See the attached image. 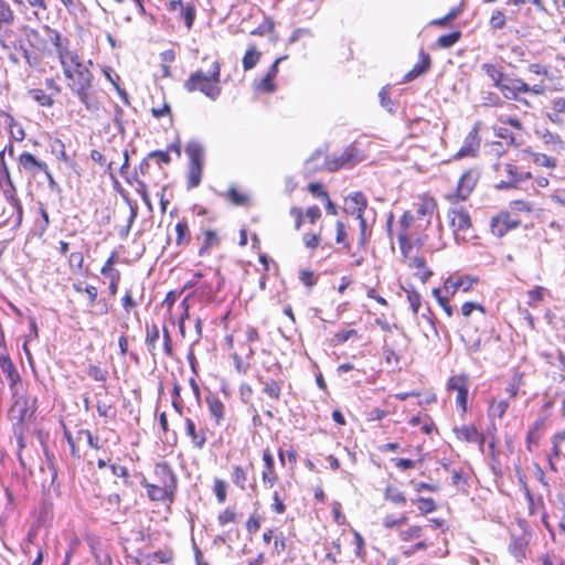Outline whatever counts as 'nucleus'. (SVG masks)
I'll return each mask as SVG.
<instances>
[{
  "label": "nucleus",
  "mask_w": 565,
  "mask_h": 565,
  "mask_svg": "<svg viewBox=\"0 0 565 565\" xmlns=\"http://www.w3.org/2000/svg\"><path fill=\"white\" fill-rule=\"evenodd\" d=\"M0 184L2 186L6 200L17 213V223L20 224L22 221L23 207L20 199L17 195V188L11 179V175H8V178L4 179H0Z\"/></svg>",
  "instance_id": "6"
},
{
  "label": "nucleus",
  "mask_w": 565,
  "mask_h": 565,
  "mask_svg": "<svg viewBox=\"0 0 565 565\" xmlns=\"http://www.w3.org/2000/svg\"><path fill=\"white\" fill-rule=\"evenodd\" d=\"M260 60V52L254 45H250L243 56V68L249 71L254 68Z\"/></svg>",
  "instance_id": "30"
},
{
  "label": "nucleus",
  "mask_w": 565,
  "mask_h": 565,
  "mask_svg": "<svg viewBox=\"0 0 565 565\" xmlns=\"http://www.w3.org/2000/svg\"><path fill=\"white\" fill-rule=\"evenodd\" d=\"M125 199L128 202L129 207H130V216L128 218L127 225L119 231V235L122 238L128 236L129 231H130V228H131V226H132V224H134V222H135V220H136V217L138 215V205H137V203L131 202L128 198H125Z\"/></svg>",
  "instance_id": "37"
},
{
  "label": "nucleus",
  "mask_w": 565,
  "mask_h": 565,
  "mask_svg": "<svg viewBox=\"0 0 565 565\" xmlns=\"http://www.w3.org/2000/svg\"><path fill=\"white\" fill-rule=\"evenodd\" d=\"M527 542L524 537H512L509 544V551L518 562H522L526 557Z\"/></svg>",
  "instance_id": "28"
},
{
  "label": "nucleus",
  "mask_w": 565,
  "mask_h": 565,
  "mask_svg": "<svg viewBox=\"0 0 565 565\" xmlns=\"http://www.w3.org/2000/svg\"><path fill=\"white\" fill-rule=\"evenodd\" d=\"M422 527L418 525L411 526L406 531L402 532L401 536L403 541H412L422 536Z\"/></svg>",
  "instance_id": "56"
},
{
  "label": "nucleus",
  "mask_w": 565,
  "mask_h": 565,
  "mask_svg": "<svg viewBox=\"0 0 565 565\" xmlns=\"http://www.w3.org/2000/svg\"><path fill=\"white\" fill-rule=\"evenodd\" d=\"M43 30L46 33L47 42L50 41L54 45L58 55L60 63H62V61L74 62V60H76L77 53L68 50L67 39L63 40L61 33L47 24L43 25Z\"/></svg>",
  "instance_id": "4"
},
{
  "label": "nucleus",
  "mask_w": 565,
  "mask_h": 565,
  "mask_svg": "<svg viewBox=\"0 0 565 565\" xmlns=\"http://www.w3.org/2000/svg\"><path fill=\"white\" fill-rule=\"evenodd\" d=\"M226 490H227V484L224 480L222 479H215L214 480V487H213V491L215 493V497H216V500L218 503H224L225 500H226Z\"/></svg>",
  "instance_id": "45"
},
{
  "label": "nucleus",
  "mask_w": 565,
  "mask_h": 565,
  "mask_svg": "<svg viewBox=\"0 0 565 565\" xmlns=\"http://www.w3.org/2000/svg\"><path fill=\"white\" fill-rule=\"evenodd\" d=\"M285 58H287V56H280L278 57L274 63L273 65L269 67L266 76L259 82L258 84V88L259 89H263L264 92H274L275 90V85L273 83V79L276 77L277 73H278V65L281 61H284Z\"/></svg>",
  "instance_id": "25"
},
{
  "label": "nucleus",
  "mask_w": 565,
  "mask_h": 565,
  "mask_svg": "<svg viewBox=\"0 0 565 565\" xmlns=\"http://www.w3.org/2000/svg\"><path fill=\"white\" fill-rule=\"evenodd\" d=\"M70 266L74 270H81L84 264V256L81 252H74L70 255Z\"/></svg>",
  "instance_id": "57"
},
{
  "label": "nucleus",
  "mask_w": 565,
  "mask_h": 565,
  "mask_svg": "<svg viewBox=\"0 0 565 565\" xmlns=\"http://www.w3.org/2000/svg\"><path fill=\"white\" fill-rule=\"evenodd\" d=\"M29 96L41 106L51 107L54 104V99L42 89H30Z\"/></svg>",
  "instance_id": "36"
},
{
  "label": "nucleus",
  "mask_w": 565,
  "mask_h": 565,
  "mask_svg": "<svg viewBox=\"0 0 565 565\" xmlns=\"http://www.w3.org/2000/svg\"><path fill=\"white\" fill-rule=\"evenodd\" d=\"M97 413L100 417L115 418L116 412L113 411V406L103 402H97Z\"/></svg>",
  "instance_id": "53"
},
{
  "label": "nucleus",
  "mask_w": 565,
  "mask_h": 565,
  "mask_svg": "<svg viewBox=\"0 0 565 565\" xmlns=\"http://www.w3.org/2000/svg\"><path fill=\"white\" fill-rule=\"evenodd\" d=\"M509 408L508 401H500L498 403H492L489 407L488 415L489 417H498L502 418Z\"/></svg>",
  "instance_id": "40"
},
{
  "label": "nucleus",
  "mask_w": 565,
  "mask_h": 565,
  "mask_svg": "<svg viewBox=\"0 0 565 565\" xmlns=\"http://www.w3.org/2000/svg\"><path fill=\"white\" fill-rule=\"evenodd\" d=\"M478 281V278L465 277H448L444 282V289L447 292L456 294L458 290L468 291L472 285Z\"/></svg>",
  "instance_id": "16"
},
{
  "label": "nucleus",
  "mask_w": 565,
  "mask_h": 565,
  "mask_svg": "<svg viewBox=\"0 0 565 565\" xmlns=\"http://www.w3.org/2000/svg\"><path fill=\"white\" fill-rule=\"evenodd\" d=\"M473 310H479L481 312V315L484 316V308L477 302L468 301L461 306V313L465 317H469Z\"/></svg>",
  "instance_id": "61"
},
{
  "label": "nucleus",
  "mask_w": 565,
  "mask_h": 565,
  "mask_svg": "<svg viewBox=\"0 0 565 565\" xmlns=\"http://www.w3.org/2000/svg\"><path fill=\"white\" fill-rule=\"evenodd\" d=\"M117 262V254L115 252L111 253V255L108 257L106 263L100 269V273L106 278L110 279L113 277H120V273L118 269L114 268V265Z\"/></svg>",
  "instance_id": "33"
},
{
  "label": "nucleus",
  "mask_w": 565,
  "mask_h": 565,
  "mask_svg": "<svg viewBox=\"0 0 565 565\" xmlns=\"http://www.w3.org/2000/svg\"><path fill=\"white\" fill-rule=\"evenodd\" d=\"M433 295L435 296V298L437 299L438 303L443 307L444 311L446 312V315L448 317H451L454 315V309L452 307L449 305L448 302V299L444 296H441V291L440 289L438 288H435L433 290Z\"/></svg>",
  "instance_id": "48"
},
{
  "label": "nucleus",
  "mask_w": 565,
  "mask_h": 565,
  "mask_svg": "<svg viewBox=\"0 0 565 565\" xmlns=\"http://www.w3.org/2000/svg\"><path fill=\"white\" fill-rule=\"evenodd\" d=\"M180 15L184 21V24L188 30H190L195 20V7L193 4H186L180 11Z\"/></svg>",
  "instance_id": "41"
},
{
  "label": "nucleus",
  "mask_w": 565,
  "mask_h": 565,
  "mask_svg": "<svg viewBox=\"0 0 565 565\" xmlns=\"http://www.w3.org/2000/svg\"><path fill=\"white\" fill-rule=\"evenodd\" d=\"M458 431L463 440L477 443L480 449H483L484 436L475 426H462Z\"/></svg>",
  "instance_id": "27"
},
{
  "label": "nucleus",
  "mask_w": 565,
  "mask_h": 565,
  "mask_svg": "<svg viewBox=\"0 0 565 565\" xmlns=\"http://www.w3.org/2000/svg\"><path fill=\"white\" fill-rule=\"evenodd\" d=\"M205 402L210 412V415L214 419L216 426H220L225 417V406L223 402L214 394L210 393L205 397Z\"/></svg>",
  "instance_id": "18"
},
{
  "label": "nucleus",
  "mask_w": 565,
  "mask_h": 565,
  "mask_svg": "<svg viewBox=\"0 0 565 565\" xmlns=\"http://www.w3.org/2000/svg\"><path fill=\"white\" fill-rule=\"evenodd\" d=\"M482 70L492 79L493 85L502 92V85L505 84L504 74L493 64H482Z\"/></svg>",
  "instance_id": "29"
},
{
  "label": "nucleus",
  "mask_w": 565,
  "mask_h": 565,
  "mask_svg": "<svg viewBox=\"0 0 565 565\" xmlns=\"http://www.w3.org/2000/svg\"><path fill=\"white\" fill-rule=\"evenodd\" d=\"M363 159L364 156L362 151L354 145H351L347 147L341 154H334L331 158H327L326 168L330 172L338 171L341 168L350 169Z\"/></svg>",
  "instance_id": "3"
},
{
  "label": "nucleus",
  "mask_w": 565,
  "mask_h": 565,
  "mask_svg": "<svg viewBox=\"0 0 565 565\" xmlns=\"http://www.w3.org/2000/svg\"><path fill=\"white\" fill-rule=\"evenodd\" d=\"M406 294H407V301L409 303V307H411L414 316H416L418 313L419 307L422 305V296L419 295V292H417L413 288L406 289Z\"/></svg>",
  "instance_id": "43"
},
{
  "label": "nucleus",
  "mask_w": 565,
  "mask_h": 565,
  "mask_svg": "<svg viewBox=\"0 0 565 565\" xmlns=\"http://www.w3.org/2000/svg\"><path fill=\"white\" fill-rule=\"evenodd\" d=\"M419 502V510L420 512L427 514L431 513L436 510V503L431 498H419L417 500Z\"/></svg>",
  "instance_id": "54"
},
{
  "label": "nucleus",
  "mask_w": 565,
  "mask_h": 565,
  "mask_svg": "<svg viewBox=\"0 0 565 565\" xmlns=\"http://www.w3.org/2000/svg\"><path fill=\"white\" fill-rule=\"evenodd\" d=\"M448 391H456V404L458 407L462 409V412L467 411V402H468V388H469V379L465 374L454 375L447 382Z\"/></svg>",
  "instance_id": "5"
},
{
  "label": "nucleus",
  "mask_w": 565,
  "mask_h": 565,
  "mask_svg": "<svg viewBox=\"0 0 565 565\" xmlns=\"http://www.w3.org/2000/svg\"><path fill=\"white\" fill-rule=\"evenodd\" d=\"M420 61L414 65V67L405 74L404 76V83L412 82L416 79L418 76L423 75L430 68V56L425 51L419 52Z\"/></svg>",
  "instance_id": "19"
},
{
  "label": "nucleus",
  "mask_w": 565,
  "mask_h": 565,
  "mask_svg": "<svg viewBox=\"0 0 565 565\" xmlns=\"http://www.w3.org/2000/svg\"><path fill=\"white\" fill-rule=\"evenodd\" d=\"M137 192L141 196L143 203L152 210V204L148 194L147 184L143 181H137Z\"/></svg>",
  "instance_id": "59"
},
{
  "label": "nucleus",
  "mask_w": 565,
  "mask_h": 565,
  "mask_svg": "<svg viewBox=\"0 0 565 565\" xmlns=\"http://www.w3.org/2000/svg\"><path fill=\"white\" fill-rule=\"evenodd\" d=\"M21 31L24 34L29 45L33 47L35 51L43 54L51 53L47 46V40L44 39L36 29L31 28L29 25H23L21 28Z\"/></svg>",
  "instance_id": "11"
},
{
  "label": "nucleus",
  "mask_w": 565,
  "mask_h": 565,
  "mask_svg": "<svg viewBox=\"0 0 565 565\" xmlns=\"http://www.w3.org/2000/svg\"><path fill=\"white\" fill-rule=\"evenodd\" d=\"M460 38H461V32L454 31L451 33L444 34V35L439 36L437 40V44H438V46H440L443 49H449V47L454 46L459 41Z\"/></svg>",
  "instance_id": "38"
},
{
  "label": "nucleus",
  "mask_w": 565,
  "mask_h": 565,
  "mask_svg": "<svg viewBox=\"0 0 565 565\" xmlns=\"http://www.w3.org/2000/svg\"><path fill=\"white\" fill-rule=\"evenodd\" d=\"M14 22V13L10 4L0 0V24H12Z\"/></svg>",
  "instance_id": "39"
},
{
  "label": "nucleus",
  "mask_w": 565,
  "mask_h": 565,
  "mask_svg": "<svg viewBox=\"0 0 565 565\" xmlns=\"http://www.w3.org/2000/svg\"><path fill=\"white\" fill-rule=\"evenodd\" d=\"M480 178V171L478 169L467 170L459 179L457 192L461 200H466L475 189Z\"/></svg>",
  "instance_id": "10"
},
{
  "label": "nucleus",
  "mask_w": 565,
  "mask_h": 565,
  "mask_svg": "<svg viewBox=\"0 0 565 565\" xmlns=\"http://www.w3.org/2000/svg\"><path fill=\"white\" fill-rule=\"evenodd\" d=\"M358 220L360 223L359 246L365 247L369 236H370V233L367 232L366 220L364 218V216L358 217Z\"/></svg>",
  "instance_id": "52"
},
{
  "label": "nucleus",
  "mask_w": 565,
  "mask_h": 565,
  "mask_svg": "<svg viewBox=\"0 0 565 565\" xmlns=\"http://www.w3.org/2000/svg\"><path fill=\"white\" fill-rule=\"evenodd\" d=\"M154 477L158 484L169 489V492H175L178 487L177 476L167 462H158L156 465Z\"/></svg>",
  "instance_id": "8"
},
{
  "label": "nucleus",
  "mask_w": 565,
  "mask_h": 565,
  "mask_svg": "<svg viewBox=\"0 0 565 565\" xmlns=\"http://www.w3.org/2000/svg\"><path fill=\"white\" fill-rule=\"evenodd\" d=\"M450 225L456 236H458V232L466 233L471 226L469 213L463 209L451 211Z\"/></svg>",
  "instance_id": "17"
},
{
  "label": "nucleus",
  "mask_w": 565,
  "mask_h": 565,
  "mask_svg": "<svg viewBox=\"0 0 565 565\" xmlns=\"http://www.w3.org/2000/svg\"><path fill=\"white\" fill-rule=\"evenodd\" d=\"M185 434L191 438L194 448L202 450L206 444V436L204 429L196 430L195 423L191 418H185Z\"/></svg>",
  "instance_id": "20"
},
{
  "label": "nucleus",
  "mask_w": 565,
  "mask_h": 565,
  "mask_svg": "<svg viewBox=\"0 0 565 565\" xmlns=\"http://www.w3.org/2000/svg\"><path fill=\"white\" fill-rule=\"evenodd\" d=\"M520 93H530V85L520 78L505 79L502 94L507 99H518Z\"/></svg>",
  "instance_id": "15"
},
{
  "label": "nucleus",
  "mask_w": 565,
  "mask_h": 565,
  "mask_svg": "<svg viewBox=\"0 0 565 565\" xmlns=\"http://www.w3.org/2000/svg\"><path fill=\"white\" fill-rule=\"evenodd\" d=\"M435 207L436 204L434 200H423V202L418 204V207L416 210L417 218H427V223H429V220L435 212Z\"/></svg>",
  "instance_id": "32"
},
{
  "label": "nucleus",
  "mask_w": 565,
  "mask_h": 565,
  "mask_svg": "<svg viewBox=\"0 0 565 565\" xmlns=\"http://www.w3.org/2000/svg\"><path fill=\"white\" fill-rule=\"evenodd\" d=\"M356 335H358V332L354 329L343 330V331H339L334 334V341L338 344H342V343L347 342L349 339L356 337Z\"/></svg>",
  "instance_id": "60"
},
{
  "label": "nucleus",
  "mask_w": 565,
  "mask_h": 565,
  "mask_svg": "<svg viewBox=\"0 0 565 565\" xmlns=\"http://www.w3.org/2000/svg\"><path fill=\"white\" fill-rule=\"evenodd\" d=\"M367 206V200L362 192H354L345 199V212L362 217Z\"/></svg>",
  "instance_id": "13"
},
{
  "label": "nucleus",
  "mask_w": 565,
  "mask_h": 565,
  "mask_svg": "<svg viewBox=\"0 0 565 565\" xmlns=\"http://www.w3.org/2000/svg\"><path fill=\"white\" fill-rule=\"evenodd\" d=\"M204 236H205L204 243L199 252V254L201 256L204 255L205 253H207L212 246L218 244V237L215 232L207 230L204 232Z\"/></svg>",
  "instance_id": "42"
},
{
  "label": "nucleus",
  "mask_w": 565,
  "mask_h": 565,
  "mask_svg": "<svg viewBox=\"0 0 565 565\" xmlns=\"http://www.w3.org/2000/svg\"><path fill=\"white\" fill-rule=\"evenodd\" d=\"M491 230L498 237H502L508 231H510L509 226H504L498 216L492 218Z\"/></svg>",
  "instance_id": "55"
},
{
  "label": "nucleus",
  "mask_w": 565,
  "mask_h": 565,
  "mask_svg": "<svg viewBox=\"0 0 565 565\" xmlns=\"http://www.w3.org/2000/svg\"><path fill=\"white\" fill-rule=\"evenodd\" d=\"M185 152L190 158L189 166L203 167L204 150L201 143H199L198 141H190L186 145Z\"/></svg>",
  "instance_id": "26"
},
{
  "label": "nucleus",
  "mask_w": 565,
  "mask_h": 565,
  "mask_svg": "<svg viewBox=\"0 0 565 565\" xmlns=\"http://www.w3.org/2000/svg\"><path fill=\"white\" fill-rule=\"evenodd\" d=\"M264 470L262 472V480L265 487L271 488L278 480V475L275 470L274 457L269 449L263 452Z\"/></svg>",
  "instance_id": "12"
},
{
  "label": "nucleus",
  "mask_w": 565,
  "mask_h": 565,
  "mask_svg": "<svg viewBox=\"0 0 565 565\" xmlns=\"http://www.w3.org/2000/svg\"><path fill=\"white\" fill-rule=\"evenodd\" d=\"M19 168L31 177H36L40 172L47 170V164L36 159L32 153L24 151L18 158Z\"/></svg>",
  "instance_id": "9"
},
{
  "label": "nucleus",
  "mask_w": 565,
  "mask_h": 565,
  "mask_svg": "<svg viewBox=\"0 0 565 565\" xmlns=\"http://www.w3.org/2000/svg\"><path fill=\"white\" fill-rule=\"evenodd\" d=\"M141 484L147 489V493L152 501H173L174 492H169V489L158 483H150L146 478L142 479Z\"/></svg>",
  "instance_id": "14"
},
{
  "label": "nucleus",
  "mask_w": 565,
  "mask_h": 565,
  "mask_svg": "<svg viewBox=\"0 0 565 565\" xmlns=\"http://www.w3.org/2000/svg\"><path fill=\"white\" fill-rule=\"evenodd\" d=\"M61 66L65 78L68 81L67 86L72 93L78 97L88 111H96L98 109V103L94 100L90 95L94 76L78 54H76L74 62L62 61Z\"/></svg>",
  "instance_id": "1"
},
{
  "label": "nucleus",
  "mask_w": 565,
  "mask_h": 565,
  "mask_svg": "<svg viewBox=\"0 0 565 565\" xmlns=\"http://www.w3.org/2000/svg\"><path fill=\"white\" fill-rule=\"evenodd\" d=\"M286 547V537L284 533L280 532L275 536L273 554L280 555L285 552Z\"/></svg>",
  "instance_id": "58"
},
{
  "label": "nucleus",
  "mask_w": 565,
  "mask_h": 565,
  "mask_svg": "<svg viewBox=\"0 0 565 565\" xmlns=\"http://www.w3.org/2000/svg\"><path fill=\"white\" fill-rule=\"evenodd\" d=\"M299 279L306 287L311 288L317 284L318 277L313 271L305 269L300 271Z\"/></svg>",
  "instance_id": "51"
},
{
  "label": "nucleus",
  "mask_w": 565,
  "mask_h": 565,
  "mask_svg": "<svg viewBox=\"0 0 565 565\" xmlns=\"http://www.w3.org/2000/svg\"><path fill=\"white\" fill-rule=\"evenodd\" d=\"M220 82L221 64L215 61L209 75H206L203 71L198 70L189 76V78L184 82L183 87L188 93L199 90L207 98L216 100L222 92Z\"/></svg>",
  "instance_id": "2"
},
{
  "label": "nucleus",
  "mask_w": 565,
  "mask_h": 565,
  "mask_svg": "<svg viewBox=\"0 0 565 565\" xmlns=\"http://www.w3.org/2000/svg\"><path fill=\"white\" fill-rule=\"evenodd\" d=\"M510 207L516 212H531L532 205L530 202L524 200H514L510 203Z\"/></svg>",
  "instance_id": "64"
},
{
  "label": "nucleus",
  "mask_w": 565,
  "mask_h": 565,
  "mask_svg": "<svg viewBox=\"0 0 565 565\" xmlns=\"http://www.w3.org/2000/svg\"><path fill=\"white\" fill-rule=\"evenodd\" d=\"M159 334L160 331L156 324H152L151 327L147 326L146 344L148 345L150 352L156 349Z\"/></svg>",
  "instance_id": "44"
},
{
  "label": "nucleus",
  "mask_w": 565,
  "mask_h": 565,
  "mask_svg": "<svg viewBox=\"0 0 565 565\" xmlns=\"http://www.w3.org/2000/svg\"><path fill=\"white\" fill-rule=\"evenodd\" d=\"M236 513L233 509L227 508L222 513H220L217 520L221 525H225L231 522H235Z\"/></svg>",
  "instance_id": "62"
},
{
  "label": "nucleus",
  "mask_w": 565,
  "mask_h": 565,
  "mask_svg": "<svg viewBox=\"0 0 565 565\" xmlns=\"http://www.w3.org/2000/svg\"><path fill=\"white\" fill-rule=\"evenodd\" d=\"M285 498H282L278 491H274L273 493V503L270 505L271 510L277 514H284L286 512V504L284 503Z\"/></svg>",
  "instance_id": "47"
},
{
  "label": "nucleus",
  "mask_w": 565,
  "mask_h": 565,
  "mask_svg": "<svg viewBox=\"0 0 565 565\" xmlns=\"http://www.w3.org/2000/svg\"><path fill=\"white\" fill-rule=\"evenodd\" d=\"M384 499L397 505H404L406 503L405 494L392 484L385 488Z\"/></svg>",
  "instance_id": "31"
},
{
  "label": "nucleus",
  "mask_w": 565,
  "mask_h": 565,
  "mask_svg": "<svg viewBox=\"0 0 565 565\" xmlns=\"http://www.w3.org/2000/svg\"><path fill=\"white\" fill-rule=\"evenodd\" d=\"M258 382L263 385V392L271 399H279L284 382L276 380H265L264 376H257Z\"/></svg>",
  "instance_id": "23"
},
{
  "label": "nucleus",
  "mask_w": 565,
  "mask_h": 565,
  "mask_svg": "<svg viewBox=\"0 0 565 565\" xmlns=\"http://www.w3.org/2000/svg\"><path fill=\"white\" fill-rule=\"evenodd\" d=\"M14 3L19 4V6H24V2L23 0H12ZM26 3L33 9V11L31 12V14H28L25 17V19L28 21H31V20H36V21H41L42 20V12H46L47 11V2L46 0H25Z\"/></svg>",
  "instance_id": "22"
},
{
  "label": "nucleus",
  "mask_w": 565,
  "mask_h": 565,
  "mask_svg": "<svg viewBox=\"0 0 565 565\" xmlns=\"http://www.w3.org/2000/svg\"><path fill=\"white\" fill-rule=\"evenodd\" d=\"M175 232H177L175 243H177V245L180 246L183 244L184 238L186 236H189V227H188L186 222H184V221L178 222L175 225Z\"/></svg>",
  "instance_id": "50"
},
{
  "label": "nucleus",
  "mask_w": 565,
  "mask_h": 565,
  "mask_svg": "<svg viewBox=\"0 0 565 565\" xmlns=\"http://www.w3.org/2000/svg\"><path fill=\"white\" fill-rule=\"evenodd\" d=\"M227 198L235 205H246L248 203V196L246 194L239 193L235 186H231L227 191Z\"/></svg>",
  "instance_id": "46"
},
{
  "label": "nucleus",
  "mask_w": 565,
  "mask_h": 565,
  "mask_svg": "<svg viewBox=\"0 0 565 565\" xmlns=\"http://www.w3.org/2000/svg\"><path fill=\"white\" fill-rule=\"evenodd\" d=\"M0 367L2 373L6 375L7 380L9 381L10 387L13 388L17 385V383L20 382L21 379L11 359L7 355L1 356Z\"/></svg>",
  "instance_id": "24"
},
{
  "label": "nucleus",
  "mask_w": 565,
  "mask_h": 565,
  "mask_svg": "<svg viewBox=\"0 0 565 565\" xmlns=\"http://www.w3.org/2000/svg\"><path fill=\"white\" fill-rule=\"evenodd\" d=\"M505 21H507V19H505L504 13L500 10H497L491 15L490 25L494 30H500V29L504 28Z\"/></svg>",
  "instance_id": "49"
},
{
  "label": "nucleus",
  "mask_w": 565,
  "mask_h": 565,
  "mask_svg": "<svg viewBox=\"0 0 565 565\" xmlns=\"http://www.w3.org/2000/svg\"><path fill=\"white\" fill-rule=\"evenodd\" d=\"M203 167L189 166L188 172V189H194L200 185L202 179Z\"/></svg>",
  "instance_id": "34"
},
{
  "label": "nucleus",
  "mask_w": 565,
  "mask_h": 565,
  "mask_svg": "<svg viewBox=\"0 0 565 565\" xmlns=\"http://www.w3.org/2000/svg\"><path fill=\"white\" fill-rule=\"evenodd\" d=\"M148 557H151L161 564L169 563L172 559V552L171 551H157V552L148 555Z\"/></svg>",
  "instance_id": "63"
},
{
  "label": "nucleus",
  "mask_w": 565,
  "mask_h": 565,
  "mask_svg": "<svg viewBox=\"0 0 565 565\" xmlns=\"http://www.w3.org/2000/svg\"><path fill=\"white\" fill-rule=\"evenodd\" d=\"M232 481L241 489H246L247 469L241 466H234L232 472Z\"/></svg>",
  "instance_id": "35"
},
{
  "label": "nucleus",
  "mask_w": 565,
  "mask_h": 565,
  "mask_svg": "<svg viewBox=\"0 0 565 565\" xmlns=\"http://www.w3.org/2000/svg\"><path fill=\"white\" fill-rule=\"evenodd\" d=\"M480 141L477 136V130H472L465 139L463 146L456 153V158H465L469 156H475L478 150Z\"/></svg>",
  "instance_id": "21"
},
{
  "label": "nucleus",
  "mask_w": 565,
  "mask_h": 565,
  "mask_svg": "<svg viewBox=\"0 0 565 565\" xmlns=\"http://www.w3.org/2000/svg\"><path fill=\"white\" fill-rule=\"evenodd\" d=\"M35 409L29 406V399L21 395L18 396L9 409V416L11 420H15L17 425L22 424L26 419H31Z\"/></svg>",
  "instance_id": "7"
}]
</instances>
